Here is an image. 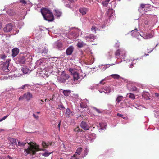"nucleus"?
Masks as SVG:
<instances>
[{
  "instance_id": "obj_56",
  "label": "nucleus",
  "mask_w": 159,
  "mask_h": 159,
  "mask_svg": "<svg viewBox=\"0 0 159 159\" xmlns=\"http://www.w3.org/2000/svg\"><path fill=\"white\" fill-rule=\"evenodd\" d=\"M23 61H22V62H21V63L22 64H24L25 63V60L24 59H23Z\"/></svg>"
},
{
  "instance_id": "obj_6",
  "label": "nucleus",
  "mask_w": 159,
  "mask_h": 159,
  "mask_svg": "<svg viewBox=\"0 0 159 159\" xmlns=\"http://www.w3.org/2000/svg\"><path fill=\"white\" fill-rule=\"evenodd\" d=\"M125 54L124 51H122L120 49H118L115 52V57L116 58H119L120 55L123 56Z\"/></svg>"
},
{
  "instance_id": "obj_50",
  "label": "nucleus",
  "mask_w": 159,
  "mask_h": 159,
  "mask_svg": "<svg viewBox=\"0 0 159 159\" xmlns=\"http://www.w3.org/2000/svg\"><path fill=\"white\" fill-rule=\"evenodd\" d=\"M70 159H78L76 157V156L75 155H74L70 158Z\"/></svg>"
},
{
  "instance_id": "obj_54",
  "label": "nucleus",
  "mask_w": 159,
  "mask_h": 159,
  "mask_svg": "<svg viewBox=\"0 0 159 159\" xmlns=\"http://www.w3.org/2000/svg\"><path fill=\"white\" fill-rule=\"evenodd\" d=\"M5 159H11L10 158V156L9 155H7Z\"/></svg>"
},
{
  "instance_id": "obj_64",
  "label": "nucleus",
  "mask_w": 159,
  "mask_h": 159,
  "mask_svg": "<svg viewBox=\"0 0 159 159\" xmlns=\"http://www.w3.org/2000/svg\"><path fill=\"white\" fill-rule=\"evenodd\" d=\"M40 103L41 104H42V103H41L40 102Z\"/></svg>"
},
{
  "instance_id": "obj_16",
  "label": "nucleus",
  "mask_w": 159,
  "mask_h": 159,
  "mask_svg": "<svg viewBox=\"0 0 159 159\" xmlns=\"http://www.w3.org/2000/svg\"><path fill=\"white\" fill-rule=\"evenodd\" d=\"M19 52V49L17 48H14L12 50V56H16Z\"/></svg>"
},
{
  "instance_id": "obj_52",
  "label": "nucleus",
  "mask_w": 159,
  "mask_h": 159,
  "mask_svg": "<svg viewBox=\"0 0 159 159\" xmlns=\"http://www.w3.org/2000/svg\"><path fill=\"white\" fill-rule=\"evenodd\" d=\"M104 80H105L104 79H103V80H102L101 81H100V83L102 85H104L105 83L104 82L103 83L102 82L103 81H104Z\"/></svg>"
},
{
  "instance_id": "obj_33",
  "label": "nucleus",
  "mask_w": 159,
  "mask_h": 159,
  "mask_svg": "<svg viewBox=\"0 0 159 159\" xmlns=\"http://www.w3.org/2000/svg\"><path fill=\"white\" fill-rule=\"evenodd\" d=\"M57 46L59 49L61 48L62 47V43L61 42H58L57 43Z\"/></svg>"
},
{
  "instance_id": "obj_10",
  "label": "nucleus",
  "mask_w": 159,
  "mask_h": 159,
  "mask_svg": "<svg viewBox=\"0 0 159 159\" xmlns=\"http://www.w3.org/2000/svg\"><path fill=\"white\" fill-rule=\"evenodd\" d=\"M74 47L72 46H69L66 50V53L67 55H71L74 50Z\"/></svg>"
},
{
  "instance_id": "obj_42",
  "label": "nucleus",
  "mask_w": 159,
  "mask_h": 159,
  "mask_svg": "<svg viewBox=\"0 0 159 159\" xmlns=\"http://www.w3.org/2000/svg\"><path fill=\"white\" fill-rule=\"evenodd\" d=\"M29 71L28 69L27 68H25L23 70V73L24 74H27L28 73Z\"/></svg>"
},
{
  "instance_id": "obj_21",
  "label": "nucleus",
  "mask_w": 159,
  "mask_h": 159,
  "mask_svg": "<svg viewBox=\"0 0 159 159\" xmlns=\"http://www.w3.org/2000/svg\"><path fill=\"white\" fill-rule=\"evenodd\" d=\"M100 128V129H105L107 128V125L106 123H102L99 124Z\"/></svg>"
},
{
  "instance_id": "obj_20",
  "label": "nucleus",
  "mask_w": 159,
  "mask_h": 159,
  "mask_svg": "<svg viewBox=\"0 0 159 159\" xmlns=\"http://www.w3.org/2000/svg\"><path fill=\"white\" fill-rule=\"evenodd\" d=\"M123 97L122 96H118L116 101V104H119L120 102L123 99Z\"/></svg>"
},
{
  "instance_id": "obj_63",
  "label": "nucleus",
  "mask_w": 159,
  "mask_h": 159,
  "mask_svg": "<svg viewBox=\"0 0 159 159\" xmlns=\"http://www.w3.org/2000/svg\"><path fill=\"white\" fill-rule=\"evenodd\" d=\"M47 100V99H45V101H46Z\"/></svg>"
},
{
  "instance_id": "obj_35",
  "label": "nucleus",
  "mask_w": 159,
  "mask_h": 159,
  "mask_svg": "<svg viewBox=\"0 0 159 159\" xmlns=\"http://www.w3.org/2000/svg\"><path fill=\"white\" fill-rule=\"evenodd\" d=\"M93 109L94 112H96L98 113H102L101 111L99 109L96 107H93Z\"/></svg>"
},
{
  "instance_id": "obj_59",
  "label": "nucleus",
  "mask_w": 159,
  "mask_h": 159,
  "mask_svg": "<svg viewBox=\"0 0 159 159\" xmlns=\"http://www.w3.org/2000/svg\"><path fill=\"white\" fill-rule=\"evenodd\" d=\"M39 100L42 102H44V101H43V100L42 99H40Z\"/></svg>"
},
{
  "instance_id": "obj_12",
  "label": "nucleus",
  "mask_w": 159,
  "mask_h": 159,
  "mask_svg": "<svg viewBox=\"0 0 159 159\" xmlns=\"http://www.w3.org/2000/svg\"><path fill=\"white\" fill-rule=\"evenodd\" d=\"M65 114L67 117H69L73 115V112L69 108H67L66 110Z\"/></svg>"
},
{
  "instance_id": "obj_13",
  "label": "nucleus",
  "mask_w": 159,
  "mask_h": 159,
  "mask_svg": "<svg viewBox=\"0 0 159 159\" xmlns=\"http://www.w3.org/2000/svg\"><path fill=\"white\" fill-rule=\"evenodd\" d=\"M89 11V9L86 8H81L79 9L80 13L83 15L86 14Z\"/></svg>"
},
{
  "instance_id": "obj_25",
  "label": "nucleus",
  "mask_w": 159,
  "mask_h": 159,
  "mask_svg": "<svg viewBox=\"0 0 159 159\" xmlns=\"http://www.w3.org/2000/svg\"><path fill=\"white\" fill-rule=\"evenodd\" d=\"M127 96L133 100L135 98V95L133 93H128L127 95Z\"/></svg>"
},
{
  "instance_id": "obj_44",
  "label": "nucleus",
  "mask_w": 159,
  "mask_h": 159,
  "mask_svg": "<svg viewBox=\"0 0 159 159\" xmlns=\"http://www.w3.org/2000/svg\"><path fill=\"white\" fill-rule=\"evenodd\" d=\"M8 116V115H6V116H4L2 118L0 119V122L5 120Z\"/></svg>"
},
{
  "instance_id": "obj_60",
  "label": "nucleus",
  "mask_w": 159,
  "mask_h": 159,
  "mask_svg": "<svg viewBox=\"0 0 159 159\" xmlns=\"http://www.w3.org/2000/svg\"><path fill=\"white\" fill-rule=\"evenodd\" d=\"M81 130V131H80V132L82 131V130ZM80 129H79L78 130H77V132H80Z\"/></svg>"
},
{
  "instance_id": "obj_14",
  "label": "nucleus",
  "mask_w": 159,
  "mask_h": 159,
  "mask_svg": "<svg viewBox=\"0 0 159 159\" xmlns=\"http://www.w3.org/2000/svg\"><path fill=\"white\" fill-rule=\"evenodd\" d=\"M85 38L86 39L90 41H93L95 38V36L93 34H90L89 36H86Z\"/></svg>"
},
{
  "instance_id": "obj_26",
  "label": "nucleus",
  "mask_w": 159,
  "mask_h": 159,
  "mask_svg": "<svg viewBox=\"0 0 159 159\" xmlns=\"http://www.w3.org/2000/svg\"><path fill=\"white\" fill-rule=\"evenodd\" d=\"M55 15L57 17H59L61 16V13L58 10H55Z\"/></svg>"
},
{
  "instance_id": "obj_43",
  "label": "nucleus",
  "mask_w": 159,
  "mask_h": 159,
  "mask_svg": "<svg viewBox=\"0 0 159 159\" xmlns=\"http://www.w3.org/2000/svg\"><path fill=\"white\" fill-rule=\"evenodd\" d=\"M29 86H30V85L28 84H25L24 85H23L21 88H20V89H25V87H28Z\"/></svg>"
},
{
  "instance_id": "obj_1",
  "label": "nucleus",
  "mask_w": 159,
  "mask_h": 159,
  "mask_svg": "<svg viewBox=\"0 0 159 159\" xmlns=\"http://www.w3.org/2000/svg\"><path fill=\"white\" fill-rule=\"evenodd\" d=\"M28 146L27 149H25L24 151V153L25 155L28 154H35L36 151H44L43 149H40L38 145H33L32 142H30L28 143Z\"/></svg>"
},
{
  "instance_id": "obj_18",
  "label": "nucleus",
  "mask_w": 159,
  "mask_h": 159,
  "mask_svg": "<svg viewBox=\"0 0 159 159\" xmlns=\"http://www.w3.org/2000/svg\"><path fill=\"white\" fill-rule=\"evenodd\" d=\"M80 106L81 108L84 109L82 111L84 112H86L88 110V108L87 107V105L84 103H81L80 104Z\"/></svg>"
},
{
  "instance_id": "obj_61",
  "label": "nucleus",
  "mask_w": 159,
  "mask_h": 159,
  "mask_svg": "<svg viewBox=\"0 0 159 159\" xmlns=\"http://www.w3.org/2000/svg\"><path fill=\"white\" fill-rule=\"evenodd\" d=\"M133 64H131L130 65V66L131 67L132 66H133Z\"/></svg>"
},
{
  "instance_id": "obj_15",
  "label": "nucleus",
  "mask_w": 159,
  "mask_h": 159,
  "mask_svg": "<svg viewBox=\"0 0 159 159\" xmlns=\"http://www.w3.org/2000/svg\"><path fill=\"white\" fill-rule=\"evenodd\" d=\"M72 75L73 77V80L75 81H77L80 78L79 74L77 72L73 74Z\"/></svg>"
},
{
  "instance_id": "obj_38",
  "label": "nucleus",
  "mask_w": 159,
  "mask_h": 159,
  "mask_svg": "<svg viewBox=\"0 0 159 159\" xmlns=\"http://www.w3.org/2000/svg\"><path fill=\"white\" fill-rule=\"evenodd\" d=\"M48 50L47 49L44 48L42 51V52H40L42 53H44V54H47L48 52Z\"/></svg>"
},
{
  "instance_id": "obj_37",
  "label": "nucleus",
  "mask_w": 159,
  "mask_h": 159,
  "mask_svg": "<svg viewBox=\"0 0 159 159\" xmlns=\"http://www.w3.org/2000/svg\"><path fill=\"white\" fill-rule=\"evenodd\" d=\"M7 13L8 14L11 16H14L15 14L14 12L11 10H8L7 11Z\"/></svg>"
},
{
  "instance_id": "obj_40",
  "label": "nucleus",
  "mask_w": 159,
  "mask_h": 159,
  "mask_svg": "<svg viewBox=\"0 0 159 159\" xmlns=\"http://www.w3.org/2000/svg\"><path fill=\"white\" fill-rule=\"evenodd\" d=\"M88 152H89V150H88L87 149H86V148L84 150L85 153L84 154V156H82V157H83V158L85 157L87 155Z\"/></svg>"
},
{
  "instance_id": "obj_31",
  "label": "nucleus",
  "mask_w": 159,
  "mask_h": 159,
  "mask_svg": "<svg viewBox=\"0 0 159 159\" xmlns=\"http://www.w3.org/2000/svg\"><path fill=\"white\" fill-rule=\"evenodd\" d=\"M111 76L114 79H118L120 77L119 75L116 74H112L111 75Z\"/></svg>"
},
{
  "instance_id": "obj_8",
  "label": "nucleus",
  "mask_w": 159,
  "mask_h": 159,
  "mask_svg": "<svg viewBox=\"0 0 159 159\" xmlns=\"http://www.w3.org/2000/svg\"><path fill=\"white\" fill-rule=\"evenodd\" d=\"M41 12L43 17L52 13L48 9L46 8H42L41 10Z\"/></svg>"
},
{
  "instance_id": "obj_46",
  "label": "nucleus",
  "mask_w": 159,
  "mask_h": 159,
  "mask_svg": "<svg viewBox=\"0 0 159 159\" xmlns=\"http://www.w3.org/2000/svg\"><path fill=\"white\" fill-rule=\"evenodd\" d=\"M23 99H25V98L24 97V94L22 96H20L19 98V101L21 100H22Z\"/></svg>"
},
{
  "instance_id": "obj_24",
  "label": "nucleus",
  "mask_w": 159,
  "mask_h": 159,
  "mask_svg": "<svg viewBox=\"0 0 159 159\" xmlns=\"http://www.w3.org/2000/svg\"><path fill=\"white\" fill-rule=\"evenodd\" d=\"M109 1L108 0H105L102 2V4L104 7H106L108 6Z\"/></svg>"
},
{
  "instance_id": "obj_9",
  "label": "nucleus",
  "mask_w": 159,
  "mask_h": 159,
  "mask_svg": "<svg viewBox=\"0 0 159 159\" xmlns=\"http://www.w3.org/2000/svg\"><path fill=\"white\" fill-rule=\"evenodd\" d=\"M138 31V30L137 29H135L134 30H132L131 31L132 35L133 36L135 37H142V36Z\"/></svg>"
},
{
  "instance_id": "obj_2",
  "label": "nucleus",
  "mask_w": 159,
  "mask_h": 159,
  "mask_svg": "<svg viewBox=\"0 0 159 159\" xmlns=\"http://www.w3.org/2000/svg\"><path fill=\"white\" fill-rule=\"evenodd\" d=\"M10 61V59H7L5 62L0 63V68L2 71L5 72H8L9 71L8 68Z\"/></svg>"
},
{
  "instance_id": "obj_17",
  "label": "nucleus",
  "mask_w": 159,
  "mask_h": 159,
  "mask_svg": "<svg viewBox=\"0 0 159 159\" xmlns=\"http://www.w3.org/2000/svg\"><path fill=\"white\" fill-rule=\"evenodd\" d=\"M8 140L10 141V143L12 145H16V139L12 138L10 137L8 138Z\"/></svg>"
},
{
  "instance_id": "obj_45",
  "label": "nucleus",
  "mask_w": 159,
  "mask_h": 159,
  "mask_svg": "<svg viewBox=\"0 0 159 159\" xmlns=\"http://www.w3.org/2000/svg\"><path fill=\"white\" fill-rule=\"evenodd\" d=\"M51 153H49L47 152H45L44 153L42 154L43 155L45 156V157H47L49 156V155L51 154Z\"/></svg>"
},
{
  "instance_id": "obj_19",
  "label": "nucleus",
  "mask_w": 159,
  "mask_h": 159,
  "mask_svg": "<svg viewBox=\"0 0 159 159\" xmlns=\"http://www.w3.org/2000/svg\"><path fill=\"white\" fill-rule=\"evenodd\" d=\"M42 144L43 147L47 148L49 145H51L52 144V143H51L50 142L46 143L44 141H43L42 142Z\"/></svg>"
},
{
  "instance_id": "obj_3",
  "label": "nucleus",
  "mask_w": 159,
  "mask_h": 159,
  "mask_svg": "<svg viewBox=\"0 0 159 159\" xmlns=\"http://www.w3.org/2000/svg\"><path fill=\"white\" fill-rule=\"evenodd\" d=\"M70 77L68 74H66L64 71L62 72L60 77L58 78V80L61 82L64 83L66 80L68 79Z\"/></svg>"
},
{
  "instance_id": "obj_4",
  "label": "nucleus",
  "mask_w": 159,
  "mask_h": 159,
  "mask_svg": "<svg viewBox=\"0 0 159 159\" xmlns=\"http://www.w3.org/2000/svg\"><path fill=\"white\" fill-rule=\"evenodd\" d=\"M43 17L45 20L49 21H52L54 20V16L52 13L48 14Z\"/></svg>"
},
{
  "instance_id": "obj_7",
  "label": "nucleus",
  "mask_w": 159,
  "mask_h": 159,
  "mask_svg": "<svg viewBox=\"0 0 159 159\" xmlns=\"http://www.w3.org/2000/svg\"><path fill=\"white\" fill-rule=\"evenodd\" d=\"M154 34L153 32H151L150 33H144L141 37H143L145 39H148L151 38L153 37Z\"/></svg>"
},
{
  "instance_id": "obj_48",
  "label": "nucleus",
  "mask_w": 159,
  "mask_h": 159,
  "mask_svg": "<svg viewBox=\"0 0 159 159\" xmlns=\"http://www.w3.org/2000/svg\"><path fill=\"white\" fill-rule=\"evenodd\" d=\"M20 2L25 4L26 3V2L25 0H21Z\"/></svg>"
},
{
  "instance_id": "obj_47",
  "label": "nucleus",
  "mask_w": 159,
  "mask_h": 159,
  "mask_svg": "<svg viewBox=\"0 0 159 159\" xmlns=\"http://www.w3.org/2000/svg\"><path fill=\"white\" fill-rule=\"evenodd\" d=\"M112 11H113L112 9H109L108 10V11H107V13H108V14L110 12H111Z\"/></svg>"
},
{
  "instance_id": "obj_28",
  "label": "nucleus",
  "mask_w": 159,
  "mask_h": 159,
  "mask_svg": "<svg viewBox=\"0 0 159 159\" xmlns=\"http://www.w3.org/2000/svg\"><path fill=\"white\" fill-rule=\"evenodd\" d=\"M84 43L83 42L78 41L77 43V46L79 48H81L83 46Z\"/></svg>"
},
{
  "instance_id": "obj_51",
  "label": "nucleus",
  "mask_w": 159,
  "mask_h": 159,
  "mask_svg": "<svg viewBox=\"0 0 159 159\" xmlns=\"http://www.w3.org/2000/svg\"><path fill=\"white\" fill-rule=\"evenodd\" d=\"M69 2L71 3H74L77 0H68Z\"/></svg>"
},
{
  "instance_id": "obj_49",
  "label": "nucleus",
  "mask_w": 159,
  "mask_h": 159,
  "mask_svg": "<svg viewBox=\"0 0 159 159\" xmlns=\"http://www.w3.org/2000/svg\"><path fill=\"white\" fill-rule=\"evenodd\" d=\"M33 117L36 119H38L39 118V116L35 115L34 114H33Z\"/></svg>"
},
{
  "instance_id": "obj_27",
  "label": "nucleus",
  "mask_w": 159,
  "mask_h": 159,
  "mask_svg": "<svg viewBox=\"0 0 159 159\" xmlns=\"http://www.w3.org/2000/svg\"><path fill=\"white\" fill-rule=\"evenodd\" d=\"M27 142H18V143L17 145L18 146H20V147L24 146L25 144H26Z\"/></svg>"
},
{
  "instance_id": "obj_39",
  "label": "nucleus",
  "mask_w": 159,
  "mask_h": 159,
  "mask_svg": "<svg viewBox=\"0 0 159 159\" xmlns=\"http://www.w3.org/2000/svg\"><path fill=\"white\" fill-rule=\"evenodd\" d=\"M148 6H149L148 5L145 4H141L140 5V7L141 8H143L145 7H147Z\"/></svg>"
},
{
  "instance_id": "obj_34",
  "label": "nucleus",
  "mask_w": 159,
  "mask_h": 159,
  "mask_svg": "<svg viewBox=\"0 0 159 159\" xmlns=\"http://www.w3.org/2000/svg\"><path fill=\"white\" fill-rule=\"evenodd\" d=\"M75 68H70L69 69V72H70L72 74V75H73V74L76 72V71H75Z\"/></svg>"
},
{
  "instance_id": "obj_11",
  "label": "nucleus",
  "mask_w": 159,
  "mask_h": 159,
  "mask_svg": "<svg viewBox=\"0 0 159 159\" xmlns=\"http://www.w3.org/2000/svg\"><path fill=\"white\" fill-rule=\"evenodd\" d=\"M25 99L27 101H29L33 97L32 94L30 92H27L24 94Z\"/></svg>"
},
{
  "instance_id": "obj_32",
  "label": "nucleus",
  "mask_w": 159,
  "mask_h": 159,
  "mask_svg": "<svg viewBox=\"0 0 159 159\" xmlns=\"http://www.w3.org/2000/svg\"><path fill=\"white\" fill-rule=\"evenodd\" d=\"M129 90L132 91H138L137 88L134 86H132L131 87L129 88Z\"/></svg>"
},
{
  "instance_id": "obj_53",
  "label": "nucleus",
  "mask_w": 159,
  "mask_h": 159,
  "mask_svg": "<svg viewBox=\"0 0 159 159\" xmlns=\"http://www.w3.org/2000/svg\"><path fill=\"white\" fill-rule=\"evenodd\" d=\"M66 7H68L69 8H71V6L69 5V4H66Z\"/></svg>"
},
{
  "instance_id": "obj_55",
  "label": "nucleus",
  "mask_w": 159,
  "mask_h": 159,
  "mask_svg": "<svg viewBox=\"0 0 159 159\" xmlns=\"http://www.w3.org/2000/svg\"><path fill=\"white\" fill-rule=\"evenodd\" d=\"M155 96L157 97H159V93H156L155 94Z\"/></svg>"
},
{
  "instance_id": "obj_23",
  "label": "nucleus",
  "mask_w": 159,
  "mask_h": 159,
  "mask_svg": "<svg viewBox=\"0 0 159 159\" xmlns=\"http://www.w3.org/2000/svg\"><path fill=\"white\" fill-rule=\"evenodd\" d=\"M63 93L65 96H68L70 94L71 91L69 90H64Z\"/></svg>"
},
{
  "instance_id": "obj_36",
  "label": "nucleus",
  "mask_w": 159,
  "mask_h": 159,
  "mask_svg": "<svg viewBox=\"0 0 159 159\" xmlns=\"http://www.w3.org/2000/svg\"><path fill=\"white\" fill-rule=\"evenodd\" d=\"M117 116H118L122 118L123 119L125 120H126L128 119V118L126 117H124L123 115L122 114H120L119 113H117Z\"/></svg>"
},
{
  "instance_id": "obj_5",
  "label": "nucleus",
  "mask_w": 159,
  "mask_h": 159,
  "mask_svg": "<svg viewBox=\"0 0 159 159\" xmlns=\"http://www.w3.org/2000/svg\"><path fill=\"white\" fill-rule=\"evenodd\" d=\"M13 25L11 23L7 24L6 26L3 28L4 32H8L11 31L12 29Z\"/></svg>"
},
{
  "instance_id": "obj_57",
  "label": "nucleus",
  "mask_w": 159,
  "mask_h": 159,
  "mask_svg": "<svg viewBox=\"0 0 159 159\" xmlns=\"http://www.w3.org/2000/svg\"><path fill=\"white\" fill-rule=\"evenodd\" d=\"M61 107V108H64L65 109V107H64L63 105H61L60 106H59V107Z\"/></svg>"
},
{
  "instance_id": "obj_58",
  "label": "nucleus",
  "mask_w": 159,
  "mask_h": 159,
  "mask_svg": "<svg viewBox=\"0 0 159 159\" xmlns=\"http://www.w3.org/2000/svg\"><path fill=\"white\" fill-rule=\"evenodd\" d=\"M2 27V23L1 22H0V29Z\"/></svg>"
},
{
  "instance_id": "obj_22",
  "label": "nucleus",
  "mask_w": 159,
  "mask_h": 159,
  "mask_svg": "<svg viewBox=\"0 0 159 159\" xmlns=\"http://www.w3.org/2000/svg\"><path fill=\"white\" fill-rule=\"evenodd\" d=\"M80 125L81 127L84 129H88L86 128L87 124L85 122L82 121Z\"/></svg>"
},
{
  "instance_id": "obj_30",
  "label": "nucleus",
  "mask_w": 159,
  "mask_h": 159,
  "mask_svg": "<svg viewBox=\"0 0 159 159\" xmlns=\"http://www.w3.org/2000/svg\"><path fill=\"white\" fill-rule=\"evenodd\" d=\"M98 29L94 25L93 26L91 29V31L93 32H94L95 33H96V31L98 30Z\"/></svg>"
},
{
  "instance_id": "obj_62",
  "label": "nucleus",
  "mask_w": 159,
  "mask_h": 159,
  "mask_svg": "<svg viewBox=\"0 0 159 159\" xmlns=\"http://www.w3.org/2000/svg\"><path fill=\"white\" fill-rule=\"evenodd\" d=\"M39 113H40V112H37V113L39 114Z\"/></svg>"
},
{
  "instance_id": "obj_41",
  "label": "nucleus",
  "mask_w": 159,
  "mask_h": 159,
  "mask_svg": "<svg viewBox=\"0 0 159 159\" xmlns=\"http://www.w3.org/2000/svg\"><path fill=\"white\" fill-rule=\"evenodd\" d=\"M6 56L4 54L0 55V58L2 59H4L6 58Z\"/></svg>"
},
{
  "instance_id": "obj_29",
  "label": "nucleus",
  "mask_w": 159,
  "mask_h": 159,
  "mask_svg": "<svg viewBox=\"0 0 159 159\" xmlns=\"http://www.w3.org/2000/svg\"><path fill=\"white\" fill-rule=\"evenodd\" d=\"M82 148L79 147L77 149L76 151V153L78 155H80L81 152L82 151Z\"/></svg>"
}]
</instances>
